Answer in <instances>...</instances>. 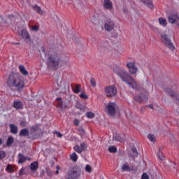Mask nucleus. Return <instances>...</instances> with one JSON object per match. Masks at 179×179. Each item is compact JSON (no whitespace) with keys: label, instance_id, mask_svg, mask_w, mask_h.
<instances>
[{"label":"nucleus","instance_id":"nucleus-1","mask_svg":"<svg viewBox=\"0 0 179 179\" xmlns=\"http://www.w3.org/2000/svg\"><path fill=\"white\" fill-rule=\"evenodd\" d=\"M41 51L43 52L44 57H43V55H41L42 59H45V58H48V65L50 66V68H53L54 69H57L59 65L61 66H67V65L69 64V62L68 61H62L59 59V57L57 54H50L47 55L45 53V48L41 47Z\"/></svg>","mask_w":179,"mask_h":179},{"label":"nucleus","instance_id":"nucleus-2","mask_svg":"<svg viewBox=\"0 0 179 179\" xmlns=\"http://www.w3.org/2000/svg\"><path fill=\"white\" fill-rule=\"evenodd\" d=\"M113 72L120 78V79L122 80V82H125L130 87H132V89H136L138 85H136V83L135 82V80L132 78V77L123 69H121L120 67H115L113 69Z\"/></svg>","mask_w":179,"mask_h":179},{"label":"nucleus","instance_id":"nucleus-3","mask_svg":"<svg viewBox=\"0 0 179 179\" xmlns=\"http://www.w3.org/2000/svg\"><path fill=\"white\" fill-rule=\"evenodd\" d=\"M7 85L10 89H16L20 90L24 87V82L22 76L17 73H13L9 76L7 80Z\"/></svg>","mask_w":179,"mask_h":179},{"label":"nucleus","instance_id":"nucleus-4","mask_svg":"<svg viewBox=\"0 0 179 179\" xmlns=\"http://www.w3.org/2000/svg\"><path fill=\"white\" fill-rule=\"evenodd\" d=\"M173 34V31L171 29H168L165 31L164 34H161V40L162 43H164L168 48L170 50H174L176 48H174V45H173V43H171V39H170V37Z\"/></svg>","mask_w":179,"mask_h":179},{"label":"nucleus","instance_id":"nucleus-5","mask_svg":"<svg viewBox=\"0 0 179 179\" xmlns=\"http://www.w3.org/2000/svg\"><path fill=\"white\" fill-rule=\"evenodd\" d=\"M103 110L109 115H114L115 110H117V104L115 102H109L104 106Z\"/></svg>","mask_w":179,"mask_h":179},{"label":"nucleus","instance_id":"nucleus-6","mask_svg":"<svg viewBox=\"0 0 179 179\" xmlns=\"http://www.w3.org/2000/svg\"><path fill=\"white\" fill-rule=\"evenodd\" d=\"M105 93L107 97H114L118 93V90L115 85H109L105 87Z\"/></svg>","mask_w":179,"mask_h":179},{"label":"nucleus","instance_id":"nucleus-7","mask_svg":"<svg viewBox=\"0 0 179 179\" xmlns=\"http://www.w3.org/2000/svg\"><path fill=\"white\" fill-rule=\"evenodd\" d=\"M82 174V170H80V168L78 166L73 167L71 171L69 172V178L71 179H75L78 178V177H80V175Z\"/></svg>","mask_w":179,"mask_h":179},{"label":"nucleus","instance_id":"nucleus-8","mask_svg":"<svg viewBox=\"0 0 179 179\" xmlns=\"http://www.w3.org/2000/svg\"><path fill=\"white\" fill-rule=\"evenodd\" d=\"M127 66L129 69V72H130L131 75H135V73L138 72V67L135 64L134 62H128L127 63Z\"/></svg>","mask_w":179,"mask_h":179},{"label":"nucleus","instance_id":"nucleus-9","mask_svg":"<svg viewBox=\"0 0 179 179\" xmlns=\"http://www.w3.org/2000/svg\"><path fill=\"white\" fill-rule=\"evenodd\" d=\"M114 22L111 19H107L104 22V29L106 31H111L114 29Z\"/></svg>","mask_w":179,"mask_h":179},{"label":"nucleus","instance_id":"nucleus-10","mask_svg":"<svg viewBox=\"0 0 179 179\" xmlns=\"http://www.w3.org/2000/svg\"><path fill=\"white\" fill-rule=\"evenodd\" d=\"M166 92H167V93H169V94L171 96V97H172V99H174L176 101L177 104H179V95L176 94L174 92H173V90H170V89H166Z\"/></svg>","mask_w":179,"mask_h":179},{"label":"nucleus","instance_id":"nucleus-11","mask_svg":"<svg viewBox=\"0 0 179 179\" xmlns=\"http://www.w3.org/2000/svg\"><path fill=\"white\" fill-rule=\"evenodd\" d=\"M18 34L20 36H22V37H23L25 40L30 39V35L29 34V32H27V30L26 29L18 31Z\"/></svg>","mask_w":179,"mask_h":179},{"label":"nucleus","instance_id":"nucleus-12","mask_svg":"<svg viewBox=\"0 0 179 179\" xmlns=\"http://www.w3.org/2000/svg\"><path fill=\"white\" fill-rule=\"evenodd\" d=\"M103 8L108 10H111L113 9V2H111L110 0H104Z\"/></svg>","mask_w":179,"mask_h":179},{"label":"nucleus","instance_id":"nucleus-13","mask_svg":"<svg viewBox=\"0 0 179 179\" xmlns=\"http://www.w3.org/2000/svg\"><path fill=\"white\" fill-rule=\"evenodd\" d=\"M38 129H40L38 124L32 126V127H31V129H30V134L32 135L33 139H36V138H37V137H36V136H34V134H36V132H38Z\"/></svg>","mask_w":179,"mask_h":179},{"label":"nucleus","instance_id":"nucleus-14","mask_svg":"<svg viewBox=\"0 0 179 179\" xmlns=\"http://www.w3.org/2000/svg\"><path fill=\"white\" fill-rule=\"evenodd\" d=\"M85 149H86V144L85 143H81L80 146L76 145L74 147V150H76L77 153H81Z\"/></svg>","mask_w":179,"mask_h":179},{"label":"nucleus","instance_id":"nucleus-15","mask_svg":"<svg viewBox=\"0 0 179 179\" xmlns=\"http://www.w3.org/2000/svg\"><path fill=\"white\" fill-rule=\"evenodd\" d=\"M26 160H30V158H29L22 154L18 155V163L19 164L24 163L26 162Z\"/></svg>","mask_w":179,"mask_h":179},{"label":"nucleus","instance_id":"nucleus-16","mask_svg":"<svg viewBox=\"0 0 179 179\" xmlns=\"http://www.w3.org/2000/svg\"><path fill=\"white\" fill-rule=\"evenodd\" d=\"M19 69H20V72L22 73V75H23L24 76H27V75H29V71H27V70H26V67H24V66L23 65H20L19 66Z\"/></svg>","mask_w":179,"mask_h":179},{"label":"nucleus","instance_id":"nucleus-17","mask_svg":"<svg viewBox=\"0 0 179 179\" xmlns=\"http://www.w3.org/2000/svg\"><path fill=\"white\" fill-rule=\"evenodd\" d=\"M13 107H14V108H16L17 110H22V108H23L22 102L19 101H14Z\"/></svg>","mask_w":179,"mask_h":179},{"label":"nucleus","instance_id":"nucleus-18","mask_svg":"<svg viewBox=\"0 0 179 179\" xmlns=\"http://www.w3.org/2000/svg\"><path fill=\"white\" fill-rule=\"evenodd\" d=\"M158 21L160 26H162V27H166V26H167V20H166V18L159 17Z\"/></svg>","mask_w":179,"mask_h":179},{"label":"nucleus","instance_id":"nucleus-19","mask_svg":"<svg viewBox=\"0 0 179 179\" xmlns=\"http://www.w3.org/2000/svg\"><path fill=\"white\" fill-rule=\"evenodd\" d=\"M57 108H59L60 110H64L65 107H64L63 102H62V98H57Z\"/></svg>","mask_w":179,"mask_h":179},{"label":"nucleus","instance_id":"nucleus-20","mask_svg":"<svg viewBox=\"0 0 179 179\" xmlns=\"http://www.w3.org/2000/svg\"><path fill=\"white\" fill-rule=\"evenodd\" d=\"M38 169V163L37 162H34L30 165V169L31 171H36Z\"/></svg>","mask_w":179,"mask_h":179},{"label":"nucleus","instance_id":"nucleus-21","mask_svg":"<svg viewBox=\"0 0 179 179\" xmlns=\"http://www.w3.org/2000/svg\"><path fill=\"white\" fill-rule=\"evenodd\" d=\"M140 1H141V2H143V3H145V5H147V6H148V8H150V9L153 8V3H152L151 0H140Z\"/></svg>","mask_w":179,"mask_h":179},{"label":"nucleus","instance_id":"nucleus-22","mask_svg":"<svg viewBox=\"0 0 179 179\" xmlns=\"http://www.w3.org/2000/svg\"><path fill=\"white\" fill-rule=\"evenodd\" d=\"M72 90L76 94L80 93V85H74L72 87Z\"/></svg>","mask_w":179,"mask_h":179},{"label":"nucleus","instance_id":"nucleus-23","mask_svg":"<svg viewBox=\"0 0 179 179\" xmlns=\"http://www.w3.org/2000/svg\"><path fill=\"white\" fill-rule=\"evenodd\" d=\"M10 128L11 134H17V127H16L15 124H10Z\"/></svg>","mask_w":179,"mask_h":179},{"label":"nucleus","instance_id":"nucleus-24","mask_svg":"<svg viewBox=\"0 0 179 179\" xmlns=\"http://www.w3.org/2000/svg\"><path fill=\"white\" fill-rule=\"evenodd\" d=\"M32 8H33V9L36 10V12L38 13H39V15H43L44 14V12L43 11V10H41V8H40L37 6H33Z\"/></svg>","mask_w":179,"mask_h":179},{"label":"nucleus","instance_id":"nucleus-25","mask_svg":"<svg viewBox=\"0 0 179 179\" xmlns=\"http://www.w3.org/2000/svg\"><path fill=\"white\" fill-rule=\"evenodd\" d=\"M70 159L74 162H78V155H76V152H73L70 155Z\"/></svg>","mask_w":179,"mask_h":179},{"label":"nucleus","instance_id":"nucleus-26","mask_svg":"<svg viewBox=\"0 0 179 179\" xmlns=\"http://www.w3.org/2000/svg\"><path fill=\"white\" fill-rule=\"evenodd\" d=\"M29 135V130L27 129H23L20 132V136H27Z\"/></svg>","mask_w":179,"mask_h":179},{"label":"nucleus","instance_id":"nucleus-27","mask_svg":"<svg viewBox=\"0 0 179 179\" xmlns=\"http://www.w3.org/2000/svg\"><path fill=\"white\" fill-rule=\"evenodd\" d=\"M114 141H117L118 142H124V138L121 137V136L118 134H115L113 136Z\"/></svg>","mask_w":179,"mask_h":179},{"label":"nucleus","instance_id":"nucleus-28","mask_svg":"<svg viewBox=\"0 0 179 179\" xmlns=\"http://www.w3.org/2000/svg\"><path fill=\"white\" fill-rule=\"evenodd\" d=\"M157 155L159 160H164V155H163V153H162V148H159Z\"/></svg>","mask_w":179,"mask_h":179},{"label":"nucleus","instance_id":"nucleus-29","mask_svg":"<svg viewBox=\"0 0 179 179\" xmlns=\"http://www.w3.org/2000/svg\"><path fill=\"white\" fill-rule=\"evenodd\" d=\"M122 171H130L131 168L129 167V165L124 164L122 166Z\"/></svg>","mask_w":179,"mask_h":179},{"label":"nucleus","instance_id":"nucleus-30","mask_svg":"<svg viewBox=\"0 0 179 179\" xmlns=\"http://www.w3.org/2000/svg\"><path fill=\"white\" fill-rule=\"evenodd\" d=\"M108 151L110 153H117V147L111 145L108 148Z\"/></svg>","mask_w":179,"mask_h":179},{"label":"nucleus","instance_id":"nucleus-31","mask_svg":"<svg viewBox=\"0 0 179 179\" xmlns=\"http://www.w3.org/2000/svg\"><path fill=\"white\" fill-rule=\"evenodd\" d=\"M135 100L136 101H138L139 103L145 100V95H141V96H136L135 97Z\"/></svg>","mask_w":179,"mask_h":179},{"label":"nucleus","instance_id":"nucleus-32","mask_svg":"<svg viewBox=\"0 0 179 179\" xmlns=\"http://www.w3.org/2000/svg\"><path fill=\"white\" fill-rule=\"evenodd\" d=\"M79 96L80 97V99H84V100H87V99H89V96H87V94H86V93L85 92H82Z\"/></svg>","mask_w":179,"mask_h":179},{"label":"nucleus","instance_id":"nucleus-33","mask_svg":"<svg viewBox=\"0 0 179 179\" xmlns=\"http://www.w3.org/2000/svg\"><path fill=\"white\" fill-rule=\"evenodd\" d=\"M6 170L8 172V173H13L14 170H13V166H12V165L8 164L6 168Z\"/></svg>","mask_w":179,"mask_h":179},{"label":"nucleus","instance_id":"nucleus-34","mask_svg":"<svg viewBox=\"0 0 179 179\" xmlns=\"http://www.w3.org/2000/svg\"><path fill=\"white\" fill-rule=\"evenodd\" d=\"M148 139L151 142H155L156 141V137H155V135H152V134L148 135Z\"/></svg>","mask_w":179,"mask_h":179},{"label":"nucleus","instance_id":"nucleus-35","mask_svg":"<svg viewBox=\"0 0 179 179\" xmlns=\"http://www.w3.org/2000/svg\"><path fill=\"white\" fill-rule=\"evenodd\" d=\"M86 117H87V118H94V113L93 112H87L86 113Z\"/></svg>","mask_w":179,"mask_h":179},{"label":"nucleus","instance_id":"nucleus-36","mask_svg":"<svg viewBox=\"0 0 179 179\" xmlns=\"http://www.w3.org/2000/svg\"><path fill=\"white\" fill-rule=\"evenodd\" d=\"M5 157H6V152L4 151H0V160L5 159Z\"/></svg>","mask_w":179,"mask_h":179},{"label":"nucleus","instance_id":"nucleus-37","mask_svg":"<svg viewBox=\"0 0 179 179\" xmlns=\"http://www.w3.org/2000/svg\"><path fill=\"white\" fill-rule=\"evenodd\" d=\"M12 143H13V137H9L7 141V145L10 146Z\"/></svg>","mask_w":179,"mask_h":179},{"label":"nucleus","instance_id":"nucleus-38","mask_svg":"<svg viewBox=\"0 0 179 179\" xmlns=\"http://www.w3.org/2000/svg\"><path fill=\"white\" fill-rule=\"evenodd\" d=\"M90 84H91L92 87H96V80H94V78H91Z\"/></svg>","mask_w":179,"mask_h":179},{"label":"nucleus","instance_id":"nucleus-39","mask_svg":"<svg viewBox=\"0 0 179 179\" xmlns=\"http://www.w3.org/2000/svg\"><path fill=\"white\" fill-rule=\"evenodd\" d=\"M85 171H87V173H92V167L90 166V165H86Z\"/></svg>","mask_w":179,"mask_h":179},{"label":"nucleus","instance_id":"nucleus-40","mask_svg":"<svg viewBox=\"0 0 179 179\" xmlns=\"http://www.w3.org/2000/svg\"><path fill=\"white\" fill-rule=\"evenodd\" d=\"M54 134L55 135H57L58 138H62V134L59 131H55Z\"/></svg>","mask_w":179,"mask_h":179},{"label":"nucleus","instance_id":"nucleus-41","mask_svg":"<svg viewBox=\"0 0 179 179\" xmlns=\"http://www.w3.org/2000/svg\"><path fill=\"white\" fill-rule=\"evenodd\" d=\"M31 30H32V31H37L38 30V27L36 25H34V26L31 27Z\"/></svg>","mask_w":179,"mask_h":179},{"label":"nucleus","instance_id":"nucleus-42","mask_svg":"<svg viewBox=\"0 0 179 179\" xmlns=\"http://www.w3.org/2000/svg\"><path fill=\"white\" fill-rule=\"evenodd\" d=\"M142 179H149V176L146 173H143L142 175Z\"/></svg>","mask_w":179,"mask_h":179},{"label":"nucleus","instance_id":"nucleus-43","mask_svg":"<svg viewBox=\"0 0 179 179\" xmlns=\"http://www.w3.org/2000/svg\"><path fill=\"white\" fill-rule=\"evenodd\" d=\"M133 155L134 156H138V150H136V148H133Z\"/></svg>","mask_w":179,"mask_h":179},{"label":"nucleus","instance_id":"nucleus-44","mask_svg":"<svg viewBox=\"0 0 179 179\" xmlns=\"http://www.w3.org/2000/svg\"><path fill=\"white\" fill-rule=\"evenodd\" d=\"M74 124L76 125V127H79V120L76 119L74 120Z\"/></svg>","mask_w":179,"mask_h":179},{"label":"nucleus","instance_id":"nucleus-45","mask_svg":"<svg viewBox=\"0 0 179 179\" xmlns=\"http://www.w3.org/2000/svg\"><path fill=\"white\" fill-rule=\"evenodd\" d=\"M23 174H24V169L22 168L20 170V175L23 176Z\"/></svg>","mask_w":179,"mask_h":179},{"label":"nucleus","instance_id":"nucleus-46","mask_svg":"<svg viewBox=\"0 0 179 179\" xmlns=\"http://www.w3.org/2000/svg\"><path fill=\"white\" fill-rule=\"evenodd\" d=\"M20 125H21V127H26V125H27L26 121H22L20 122Z\"/></svg>","mask_w":179,"mask_h":179},{"label":"nucleus","instance_id":"nucleus-47","mask_svg":"<svg viewBox=\"0 0 179 179\" xmlns=\"http://www.w3.org/2000/svg\"><path fill=\"white\" fill-rule=\"evenodd\" d=\"M56 169V174H59V170H61V168L59 167V166H57Z\"/></svg>","mask_w":179,"mask_h":179},{"label":"nucleus","instance_id":"nucleus-48","mask_svg":"<svg viewBox=\"0 0 179 179\" xmlns=\"http://www.w3.org/2000/svg\"><path fill=\"white\" fill-rule=\"evenodd\" d=\"M80 134H81V135H85V129H80Z\"/></svg>","mask_w":179,"mask_h":179},{"label":"nucleus","instance_id":"nucleus-49","mask_svg":"<svg viewBox=\"0 0 179 179\" xmlns=\"http://www.w3.org/2000/svg\"><path fill=\"white\" fill-rule=\"evenodd\" d=\"M154 31H155V33H156V34L159 33V29H157V28H154Z\"/></svg>","mask_w":179,"mask_h":179},{"label":"nucleus","instance_id":"nucleus-50","mask_svg":"<svg viewBox=\"0 0 179 179\" xmlns=\"http://www.w3.org/2000/svg\"><path fill=\"white\" fill-rule=\"evenodd\" d=\"M148 107H150L151 108V110H153V105H149Z\"/></svg>","mask_w":179,"mask_h":179},{"label":"nucleus","instance_id":"nucleus-51","mask_svg":"<svg viewBox=\"0 0 179 179\" xmlns=\"http://www.w3.org/2000/svg\"><path fill=\"white\" fill-rule=\"evenodd\" d=\"M0 145H2V139L0 138Z\"/></svg>","mask_w":179,"mask_h":179},{"label":"nucleus","instance_id":"nucleus-52","mask_svg":"<svg viewBox=\"0 0 179 179\" xmlns=\"http://www.w3.org/2000/svg\"><path fill=\"white\" fill-rule=\"evenodd\" d=\"M124 13H127V10H124Z\"/></svg>","mask_w":179,"mask_h":179}]
</instances>
